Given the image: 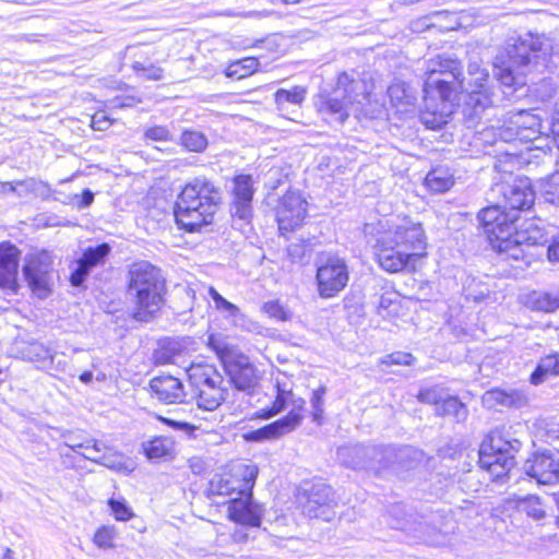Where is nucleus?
Masks as SVG:
<instances>
[{
    "mask_svg": "<svg viewBox=\"0 0 559 559\" xmlns=\"http://www.w3.org/2000/svg\"><path fill=\"white\" fill-rule=\"evenodd\" d=\"M546 50L542 38L532 33H513L506 39L504 46L495 58V76L507 88L514 92L525 85L526 71L537 68L546 60Z\"/></svg>",
    "mask_w": 559,
    "mask_h": 559,
    "instance_id": "1",
    "label": "nucleus"
},
{
    "mask_svg": "<svg viewBox=\"0 0 559 559\" xmlns=\"http://www.w3.org/2000/svg\"><path fill=\"white\" fill-rule=\"evenodd\" d=\"M425 231L419 223L404 218L380 234L374 246L379 265L389 273L404 271L414 257L424 254Z\"/></svg>",
    "mask_w": 559,
    "mask_h": 559,
    "instance_id": "2",
    "label": "nucleus"
},
{
    "mask_svg": "<svg viewBox=\"0 0 559 559\" xmlns=\"http://www.w3.org/2000/svg\"><path fill=\"white\" fill-rule=\"evenodd\" d=\"M477 218L491 246L514 260L523 258L524 247L547 242L543 235L536 237L518 230L519 215L509 212L502 204L483 209Z\"/></svg>",
    "mask_w": 559,
    "mask_h": 559,
    "instance_id": "3",
    "label": "nucleus"
},
{
    "mask_svg": "<svg viewBox=\"0 0 559 559\" xmlns=\"http://www.w3.org/2000/svg\"><path fill=\"white\" fill-rule=\"evenodd\" d=\"M222 193L205 177H197L187 183L175 203L176 223L189 233L213 222Z\"/></svg>",
    "mask_w": 559,
    "mask_h": 559,
    "instance_id": "4",
    "label": "nucleus"
},
{
    "mask_svg": "<svg viewBox=\"0 0 559 559\" xmlns=\"http://www.w3.org/2000/svg\"><path fill=\"white\" fill-rule=\"evenodd\" d=\"M165 281L160 271L147 261L133 263L129 271L128 295L134 302V318L148 321L163 302Z\"/></svg>",
    "mask_w": 559,
    "mask_h": 559,
    "instance_id": "5",
    "label": "nucleus"
},
{
    "mask_svg": "<svg viewBox=\"0 0 559 559\" xmlns=\"http://www.w3.org/2000/svg\"><path fill=\"white\" fill-rule=\"evenodd\" d=\"M367 97L365 83L343 72L338 75L332 93L320 95L316 105L322 115L343 123L350 115L358 117L365 114L364 104Z\"/></svg>",
    "mask_w": 559,
    "mask_h": 559,
    "instance_id": "6",
    "label": "nucleus"
},
{
    "mask_svg": "<svg viewBox=\"0 0 559 559\" xmlns=\"http://www.w3.org/2000/svg\"><path fill=\"white\" fill-rule=\"evenodd\" d=\"M489 73L477 61L467 67V74L462 72L461 93H466L463 106L464 121L467 128L477 127L481 114L493 104V92L488 85Z\"/></svg>",
    "mask_w": 559,
    "mask_h": 559,
    "instance_id": "7",
    "label": "nucleus"
},
{
    "mask_svg": "<svg viewBox=\"0 0 559 559\" xmlns=\"http://www.w3.org/2000/svg\"><path fill=\"white\" fill-rule=\"evenodd\" d=\"M476 133L479 136V140L489 145H502L509 144L510 148L498 147L497 153L504 157V159H499L498 164L495 165V168L499 171L503 173H513L518 167H520L525 159L523 158V151L515 150L516 142H520V133L518 129L511 124L510 116L503 122V124L495 127H484L478 119L477 127H474Z\"/></svg>",
    "mask_w": 559,
    "mask_h": 559,
    "instance_id": "8",
    "label": "nucleus"
},
{
    "mask_svg": "<svg viewBox=\"0 0 559 559\" xmlns=\"http://www.w3.org/2000/svg\"><path fill=\"white\" fill-rule=\"evenodd\" d=\"M292 404L293 409L283 418H280L262 428L254 433L260 439H273L284 436L293 431L301 421L300 411L304 408L305 400L295 397L290 389L286 384L276 383V399L269 413V416L276 415L282 412L286 405Z\"/></svg>",
    "mask_w": 559,
    "mask_h": 559,
    "instance_id": "9",
    "label": "nucleus"
},
{
    "mask_svg": "<svg viewBox=\"0 0 559 559\" xmlns=\"http://www.w3.org/2000/svg\"><path fill=\"white\" fill-rule=\"evenodd\" d=\"M521 442L516 439L504 440L500 433H493L479 449V465L498 479L507 475L515 465V453Z\"/></svg>",
    "mask_w": 559,
    "mask_h": 559,
    "instance_id": "10",
    "label": "nucleus"
},
{
    "mask_svg": "<svg viewBox=\"0 0 559 559\" xmlns=\"http://www.w3.org/2000/svg\"><path fill=\"white\" fill-rule=\"evenodd\" d=\"M305 515L311 519L332 521L335 518L336 501L333 489L324 483H316L302 487L297 497Z\"/></svg>",
    "mask_w": 559,
    "mask_h": 559,
    "instance_id": "11",
    "label": "nucleus"
},
{
    "mask_svg": "<svg viewBox=\"0 0 559 559\" xmlns=\"http://www.w3.org/2000/svg\"><path fill=\"white\" fill-rule=\"evenodd\" d=\"M189 376L200 385L197 397L199 408L214 411L226 400L227 391L221 386L223 378L213 366H194L189 370Z\"/></svg>",
    "mask_w": 559,
    "mask_h": 559,
    "instance_id": "12",
    "label": "nucleus"
},
{
    "mask_svg": "<svg viewBox=\"0 0 559 559\" xmlns=\"http://www.w3.org/2000/svg\"><path fill=\"white\" fill-rule=\"evenodd\" d=\"M377 454H369L368 472L381 475L386 471L397 472L413 467V462L419 460L421 453L412 447L395 448L393 445H370Z\"/></svg>",
    "mask_w": 559,
    "mask_h": 559,
    "instance_id": "13",
    "label": "nucleus"
},
{
    "mask_svg": "<svg viewBox=\"0 0 559 559\" xmlns=\"http://www.w3.org/2000/svg\"><path fill=\"white\" fill-rule=\"evenodd\" d=\"M258 473L259 468L253 463H236L229 473L211 481L212 490L219 496H245L252 491Z\"/></svg>",
    "mask_w": 559,
    "mask_h": 559,
    "instance_id": "14",
    "label": "nucleus"
},
{
    "mask_svg": "<svg viewBox=\"0 0 559 559\" xmlns=\"http://www.w3.org/2000/svg\"><path fill=\"white\" fill-rule=\"evenodd\" d=\"M417 399L421 403L433 406L437 416L450 417L456 423H463L467 419L468 409L466 405L442 386L435 385L421 389Z\"/></svg>",
    "mask_w": 559,
    "mask_h": 559,
    "instance_id": "15",
    "label": "nucleus"
},
{
    "mask_svg": "<svg viewBox=\"0 0 559 559\" xmlns=\"http://www.w3.org/2000/svg\"><path fill=\"white\" fill-rule=\"evenodd\" d=\"M348 269L344 259L329 255L317 270L319 295L323 298L336 296L348 282Z\"/></svg>",
    "mask_w": 559,
    "mask_h": 559,
    "instance_id": "16",
    "label": "nucleus"
},
{
    "mask_svg": "<svg viewBox=\"0 0 559 559\" xmlns=\"http://www.w3.org/2000/svg\"><path fill=\"white\" fill-rule=\"evenodd\" d=\"M23 273L28 286L38 297L48 296L52 277V261L48 252L29 254L23 266Z\"/></svg>",
    "mask_w": 559,
    "mask_h": 559,
    "instance_id": "17",
    "label": "nucleus"
},
{
    "mask_svg": "<svg viewBox=\"0 0 559 559\" xmlns=\"http://www.w3.org/2000/svg\"><path fill=\"white\" fill-rule=\"evenodd\" d=\"M523 469L538 485L559 483V457L551 451L545 450L533 453L525 461Z\"/></svg>",
    "mask_w": 559,
    "mask_h": 559,
    "instance_id": "18",
    "label": "nucleus"
},
{
    "mask_svg": "<svg viewBox=\"0 0 559 559\" xmlns=\"http://www.w3.org/2000/svg\"><path fill=\"white\" fill-rule=\"evenodd\" d=\"M307 214V202L298 192L285 193L276 207V221L280 231L288 233L301 225Z\"/></svg>",
    "mask_w": 559,
    "mask_h": 559,
    "instance_id": "19",
    "label": "nucleus"
},
{
    "mask_svg": "<svg viewBox=\"0 0 559 559\" xmlns=\"http://www.w3.org/2000/svg\"><path fill=\"white\" fill-rule=\"evenodd\" d=\"M500 193L503 197V207L511 213L531 209L534 204L535 193L528 178H516L511 183H502Z\"/></svg>",
    "mask_w": 559,
    "mask_h": 559,
    "instance_id": "20",
    "label": "nucleus"
},
{
    "mask_svg": "<svg viewBox=\"0 0 559 559\" xmlns=\"http://www.w3.org/2000/svg\"><path fill=\"white\" fill-rule=\"evenodd\" d=\"M227 510L231 521L249 527H260L264 512L263 506L253 501L252 491L231 498Z\"/></svg>",
    "mask_w": 559,
    "mask_h": 559,
    "instance_id": "21",
    "label": "nucleus"
},
{
    "mask_svg": "<svg viewBox=\"0 0 559 559\" xmlns=\"http://www.w3.org/2000/svg\"><path fill=\"white\" fill-rule=\"evenodd\" d=\"M233 202L230 212L234 217L249 222L252 216V198L254 193L251 175H238L233 180Z\"/></svg>",
    "mask_w": 559,
    "mask_h": 559,
    "instance_id": "22",
    "label": "nucleus"
},
{
    "mask_svg": "<svg viewBox=\"0 0 559 559\" xmlns=\"http://www.w3.org/2000/svg\"><path fill=\"white\" fill-rule=\"evenodd\" d=\"M454 102L439 99L436 95L425 94V107L420 111V121L431 130L445 126L453 114Z\"/></svg>",
    "mask_w": 559,
    "mask_h": 559,
    "instance_id": "23",
    "label": "nucleus"
},
{
    "mask_svg": "<svg viewBox=\"0 0 559 559\" xmlns=\"http://www.w3.org/2000/svg\"><path fill=\"white\" fill-rule=\"evenodd\" d=\"M462 74V64L459 60L445 55L437 56L425 61L424 82L425 86H438L448 83L441 76L448 75L452 79Z\"/></svg>",
    "mask_w": 559,
    "mask_h": 559,
    "instance_id": "24",
    "label": "nucleus"
},
{
    "mask_svg": "<svg viewBox=\"0 0 559 559\" xmlns=\"http://www.w3.org/2000/svg\"><path fill=\"white\" fill-rule=\"evenodd\" d=\"M20 250L10 242L0 243V287L16 292Z\"/></svg>",
    "mask_w": 559,
    "mask_h": 559,
    "instance_id": "25",
    "label": "nucleus"
},
{
    "mask_svg": "<svg viewBox=\"0 0 559 559\" xmlns=\"http://www.w3.org/2000/svg\"><path fill=\"white\" fill-rule=\"evenodd\" d=\"M109 253L110 246L108 243H100L95 247H88L84 251L82 258L78 261L76 269L71 274V284L75 287L81 286L92 269L104 263Z\"/></svg>",
    "mask_w": 559,
    "mask_h": 559,
    "instance_id": "26",
    "label": "nucleus"
},
{
    "mask_svg": "<svg viewBox=\"0 0 559 559\" xmlns=\"http://www.w3.org/2000/svg\"><path fill=\"white\" fill-rule=\"evenodd\" d=\"M64 445L79 453L80 449L84 452L82 455L95 463L102 464L109 468H115L117 465V456L112 449L107 447L103 441L96 439H86L82 443H72L64 441Z\"/></svg>",
    "mask_w": 559,
    "mask_h": 559,
    "instance_id": "27",
    "label": "nucleus"
},
{
    "mask_svg": "<svg viewBox=\"0 0 559 559\" xmlns=\"http://www.w3.org/2000/svg\"><path fill=\"white\" fill-rule=\"evenodd\" d=\"M509 116L511 118V124L514 126L520 133L521 143H532L546 132L547 128L543 126L540 117L531 110L510 112Z\"/></svg>",
    "mask_w": 559,
    "mask_h": 559,
    "instance_id": "28",
    "label": "nucleus"
},
{
    "mask_svg": "<svg viewBox=\"0 0 559 559\" xmlns=\"http://www.w3.org/2000/svg\"><path fill=\"white\" fill-rule=\"evenodd\" d=\"M150 386L154 395L166 404H177L185 401L186 394L181 381L173 376H158L151 380Z\"/></svg>",
    "mask_w": 559,
    "mask_h": 559,
    "instance_id": "29",
    "label": "nucleus"
},
{
    "mask_svg": "<svg viewBox=\"0 0 559 559\" xmlns=\"http://www.w3.org/2000/svg\"><path fill=\"white\" fill-rule=\"evenodd\" d=\"M377 450L370 449V445L354 444L344 445L337 450V459L347 467L353 469L368 471L369 454H377Z\"/></svg>",
    "mask_w": 559,
    "mask_h": 559,
    "instance_id": "30",
    "label": "nucleus"
},
{
    "mask_svg": "<svg viewBox=\"0 0 559 559\" xmlns=\"http://www.w3.org/2000/svg\"><path fill=\"white\" fill-rule=\"evenodd\" d=\"M483 403L488 408L502 407H521L526 403V397L521 392H507L500 389H492L483 395Z\"/></svg>",
    "mask_w": 559,
    "mask_h": 559,
    "instance_id": "31",
    "label": "nucleus"
},
{
    "mask_svg": "<svg viewBox=\"0 0 559 559\" xmlns=\"http://www.w3.org/2000/svg\"><path fill=\"white\" fill-rule=\"evenodd\" d=\"M388 95L391 104L401 111H408L414 108L417 102L415 90L405 82L395 80L388 87Z\"/></svg>",
    "mask_w": 559,
    "mask_h": 559,
    "instance_id": "32",
    "label": "nucleus"
},
{
    "mask_svg": "<svg viewBox=\"0 0 559 559\" xmlns=\"http://www.w3.org/2000/svg\"><path fill=\"white\" fill-rule=\"evenodd\" d=\"M209 294L214 301L215 308L223 313L235 326L246 328L247 318L239 307L224 298L215 288L210 287Z\"/></svg>",
    "mask_w": 559,
    "mask_h": 559,
    "instance_id": "33",
    "label": "nucleus"
},
{
    "mask_svg": "<svg viewBox=\"0 0 559 559\" xmlns=\"http://www.w3.org/2000/svg\"><path fill=\"white\" fill-rule=\"evenodd\" d=\"M226 370L229 374L230 382L237 390L250 391L254 388L257 379L254 376V369L250 364H231L226 366Z\"/></svg>",
    "mask_w": 559,
    "mask_h": 559,
    "instance_id": "34",
    "label": "nucleus"
},
{
    "mask_svg": "<svg viewBox=\"0 0 559 559\" xmlns=\"http://www.w3.org/2000/svg\"><path fill=\"white\" fill-rule=\"evenodd\" d=\"M559 376V353H552L544 356L537 362L535 370L531 373V383L538 385L545 382L549 377Z\"/></svg>",
    "mask_w": 559,
    "mask_h": 559,
    "instance_id": "35",
    "label": "nucleus"
},
{
    "mask_svg": "<svg viewBox=\"0 0 559 559\" xmlns=\"http://www.w3.org/2000/svg\"><path fill=\"white\" fill-rule=\"evenodd\" d=\"M23 359L37 362L41 368H48L53 360V350L40 342H31L21 349Z\"/></svg>",
    "mask_w": 559,
    "mask_h": 559,
    "instance_id": "36",
    "label": "nucleus"
},
{
    "mask_svg": "<svg viewBox=\"0 0 559 559\" xmlns=\"http://www.w3.org/2000/svg\"><path fill=\"white\" fill-rule=\"evenodd\" d=\"M448 83H441L438 86H425L424 93L427 95H436L439 99L454 102L456 93L461 92L462 74L451 78L448 75L441 76Z\"/></svg>",
    "mask_w": 559,
    "mask_h": 559,
    "instance_id": "37",
    "label": "nucleus"
},
{
    "mask_svg": "<svg viewBox=\"0 0 559 559\" xmlns=\"http://www.w3.org/2000/svg\"><path fill=\"white\" fill-rule=\"evenodd\" d=\"M525 306L534 311L554 312L559 309V297L544 292H532L525 298Z\"/></svg>",
    "mask_w": 559,
    "mask_h": 559,
    "instance_id": "38",
    "label": "nucleus"
},
{
    "mask_svg": "<svg viewBox=\"0 0 559 559\" xmlns=\"http://www.w3.org/2000/svg\"><path fill=\"white\" fill-rule=\"evenodd\" d=\"M453 183V175L444 167H436L431 169L425 178L426 187L436 193H443L448 191Z\"/></svg>",
    "mask_w": 559,
    "mask_h": 559,
    "instance_id": "39",
    "label": "nucleus"
},
{
    "mask_svg": "<svg viewBox=\"0 0 559 559\" xmlns=\"http://www.w3.org/2000/svg\"><path fill=\"white\" fill-rule=\"evenodd\" d=\"M41 189L49 192V186L40 180H36L35 178H27L25 180H19L14 182H4L0 181V193H16L17 195H22L23 192H39Z\"/></svg>",
    "mask_w": 559,
    "mask_h": 559,
    "instance_id": "40",
    "label": "nucleus"
},
{
    "mask_svg": "<svg viewBox=\"0 0 559 559\" xmlns=\"http://www.w3.org/2000/svg\"><path fill=\"white\" fill-rule=\"evenodd\" d=\"M146 456L153 459L171 457L175 452V442L169 437H156L143 444Z\"/></svg>",
    "mask_w": 559,
    "mask_h": 559,
    "instance_id": "41",
    "label": "nucleus"
},
{
    "mask_svg": "<svg viewBox=\"0 0 559 559\" xmlns=\"http://www.w3.org/2000/svg\"><path fill=\"white\" fill-rule=\"evenodd\" d=\"M557 170L540 182V198L545 203L559 206V156Z\"/></svg>",
    "mask_w": 559,
    "mask_h": 559,
    "instance_id": "42",
    "label": "nucleus"
},
{
    "mask_svg": "<svg viewBox=\"0 0 559 559\" xmlns=\"http://www.w3.org/2000/svg\"><path fill=\"white\" fill-rule=\"evenodd\" d=\"M259 60L253 57L243 58L231 62L226 69V76L240 80L251 75L258 70Z\"/></svg>",
    "mask_w": 559,
    "mask_h": 559,
    "instance_id": "43",
    "label": "nucleus"
},
{
    "mask_svg": "<svg viewBox=\"0 0 559 559\" xmlns=\"http://www.w3.org/2000/svg\"><path fill=\"white\" fill-rule=\"evenodd\" d=\"M516 507L521 512H524L527 516L535 521H540L546 515V511L540 498L534 495L520 498L516 502Z\"/></svg>",
    "mask_w": 559,
    "mask_h": 559,
    "instance_id": "44",
    "label": "nucleus"
},
{
    "mask_svg": "<svg viewBox=\"0 0 559 559\" xmlns=\"http://www.w3.org/2000/svg\"><path fill=\"white\" fill-rule=\"evenodd\" d=\"M306 96V90L301 86H294L292 90L280 88L274 97L278 110L287 109V105H300Z\"/></svg>",
    "mask_w": 559,
    "mask_h": 559,
    "instance_id": "45",
    "label": "nucleus"
},
{
    "mask_svg": "<svg viewBox=\"0 0 559 559\" xmlns=\"http://www.w3.org/2000/svg\"><path fill=\"white\" fill-rule=\"evenodd\" d=\"M181 145L189 152L200 153L207 147L206 136L199 131L185 130L180 136Z\"/></svg>",
    "mask_w": 559,
    "mask_h": 559,
    "instance_id": "46",
    "label": "nucleus"
},
{
    "mask_svg": "<svg viewBox=\"0 0 559 559\" xmlns=\"http://www.w3.org/2000/svg\"><path fill=\"white\" fill-rule=\"evenodd\" d=\"M263 311L277 321H287L290 318L288 310L277 300H271L263 304Z\"/></svg>",
    "mask_w": 559,
    "mask_h": 559,
    "instance_id": "47",
    "label": "nucleus"
},
{
    "mask_svg": "<svg viewBox=\"0 0 559 559\" xmlns=\"http://www.w3.org/2000/svg\"><path fill=\"white\" fill-rule=\"evenodd\" d=\"M108 506L117 521H129L134 515L124 500L111 498L108 501Z\"/></svg>",
    "mask_w": 559,
    "mask_h": 559,
    "instance_id": "48",
    "label": "nucleus"
},
{
    "mask_svg": "<svg viewBox=\"0 0 559 559\" xmlns=\"http://www.w3.org/2000/svg\"><path fill=\"white\" fill-rule=\"evenodd\" d=\"M326 393V388L321 385L317 390L313 391L312 397L310 400L312 406V417L313 421L320 423V419L323 415V397Z\"/></svg>",
    "mask_w": 559,
    "mask_h": 559,
    "instance_id": "49",
    "label": "nucleus"
},
{
    "mask_svg": "<svg viewBox=\"0 0 559 559\" xmlns=\"http://www.w3.org/2000/svg\"><path fill=\"white\" fill-rule=\"evenodd\" d=\"M176 354L175 345L170 342L160 345L153 354L154 360L158 365H166L173 362Z\"/></svg>",
    "mask_w": 559,
    "mask_h": 559,
    "instance_id": "50",
    "label": "nucleus"
},
{
    "mask_svg": "<svg viewBox=\"0 0 559 559\" xmlns=\"http://www.w3.org/2000/svg\"><path fill=\"white\" fill-rule=\"evenodd\" d=\"M135 72L147 80L158 81L163 78V69L153 64L144 66L140 62L133 64Z\"/></svg>",
    "mask_w": 559,
    "mask_h": 559,
    "instance_id": "51",
    "label": "nucleus"
},
{
    "mask_svg": "<svg viewBox=\"0 0 559 559\" xmlns=\"http://www.w3.org/2000/svg\"><path fill=\"white\" fill-rule=\"evenodd\" d=\"M112 539V530L106 526L98 528L93 538L94 543L100 548H111Z\"/></svg>",
    "mask_w": 559,
    "mask_h": 559,
    "instance_id": "52",
    "label": "nucleus"
},
{
    "mask_svg": "<svg viewBox=\"0 0 559 559\" xmlns=\"http://www.w3.org/2000/svg\"><path fill=\"white\" fill-rule=\"evenodd\" d=\"M397 301V298L392 293L383 294L379 297L377 304V312L379 316L385 317L391 313L390 308L393 307Z\"/></svg>",
    "mask_w": 559,
    "mask_h": 559,
    "instance_id": "53",
    "label": "nucleus"
},
{
    "mask_svg": "<svg viewBox=\"0 0 559 559\" xmlns=\"http://www.w3.org/2000/svg\"><path fill=\"white\" fill-rule=\"evenodd\" d=\"M145 138L152 141H171L169 130L164 126H154L145 131Z\"/></svg>",
    "mask_w": 559,
    "mask_h": 559,
    "instance_id": "54",
    "label": "nucleus"
},
{
    "mask_svg": "<svg viewBox=\"0 0 559 559\" xmlns=\"http://www.w3.org/2000/svg\"><path fill=\"white\" fill-rule=\"evenodd\" d=\"M414 357L409 353L396 352L386 356L382 362L386 365H412Z\"/></svg>",
    "mask_w": 559,
    "mask_h": 559,
    "instance_id": "55",
    "label": "nucleus"
},
{
    "mask_svg": "<svg viewBox=\"0 0 559 559\" xmlns=\"http://www.w3.org/2000/svg\"><path fill=\"white\" fill-rule=\"evenodd\" d=\"M548 259L551 262H559V235L552 238L547 249Z\"/></svg>",
    "mask_w": 559,
    "mask_h": 559,
    "instance_id": "56",
    "label": "nucleus"
},
{
    "mask_svg": "<svg viewBox=\"0 0 559 559\" xmlns=\"http://www.w3.org/2000/svg\"><path fill=\"white\" fill-rule=\"evenodd\" d=\"M136 103H139V99H136L133 96L116 97L112 100L114 107H120V108L131 107V106L135 105Z\"/></svg>",
    "mask_w": 559,
    "mask_h": 559,
    "instance_id": "57",
    "label": "nucleus"
},
{
    "mask_svg": "<svg viewBox=\"0 0 559 559\" xmlns=\"http://www.w3.org/2000/svg\"><path fill=\"white\" fill-rule=\"evenodd\" d=\"M93 201H94V193L90 189H85L82 192V198H81L79 205L82 207H87L93 203Z\"/></svg>",
    "mask_w": 559,
    "mask_h": 559,
    "instance_id": "58",
    "label": "nucleus"
},
{
    "mask_svg": "<svg viewBox=\"0 0 559 559\" xmlns=\"http://www.w3.org/2000/svg\"><path fill=\"white\" fill-rule=\"evenodd\" d=\"M109 121L105 118H98L97 115H95L92 119V127L96 130H104L109 127Z\"/></svg>",
    "mask_w": 559,
    "mask_h": 559,
    "instance_id": "59",
    "label": "nucleus"
},
{
    "mask_svg": "<svg viewBox=\"0 0 559 559\" xmlns=\"http://www.w3.org/2000/svg\"><path fill=\"white\" fill-rule=\"evenodd\" d=\"M159 420L164 421L165 424H167L170 427H174V428L180 429V430H185L189 426L187 423L176 421V420L168 419V418H165V417H159Z\"/></svg>",
    "mask_w": 559,
    "mask_h": 559,
    "instance_id": "60",
    "label": "nucleus"
},
{
    "mask_svg": "<svg viewBox=\"0 0 559 559\" xmlns=\"http://www.w3.org/2000/svg\"><path fill=\"white\" fill-rule=\"evenodd\" d=\"M550 130L555 136V140L558 142V146H559V119H556L552 121Z\"/></svg>",
    "mask_w": 559,
    "mask_h": 559,
    "instance_id": "61",
    "label": "nucleus"
},
{
    "mask_svg": "<svg viewBox=\"0 0 559 559\" xmlns=\"http://www.w3.org/2000/svg\"><path fill=\"white\" fill-rule=\"evenodd\" d=\"M80 380H81L83 383H90V382L93 380V372H92V371H84V372L80 376Z\"/></svg>",
    "mask_w": 559,
    "mask_h": 559,
    "instance_id": "62",
    "label": "nucleus"
},
{
    "mask_svg": "<svg viewBox=\"0 0 559 559\" xmlns=\"http://www.w3.org/2000/svg\"><path fill=\"white\" fill-rule=\"evenodd\" d=\"M1 559H19L11 548H5Z\"/></svg>",
    "mask_w": 559,
    "mask_h": 559,
    "instance_id": "63",
    "label": "nucleus"
},
{
    "mask_svg": "<svg viewBox=\"0 0 559 559\" xmlns=\"http://www.w3.org/2000/svg\"><path fill=\"white\" fill-rule=\"evenodd\" d=\"M542 86L547 87L548 92H547L546 96L547 97H551L552 94L555 93L554 86L550 83H547V82L542 83Z\"/></svg>",
    "mask_w": 559,
    "mask_h": 559,
    "instance_id": "64",
    "label": "nucleus"
}]
</instances>
